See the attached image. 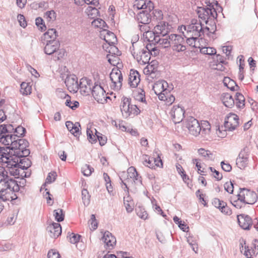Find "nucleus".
Wrapping results in <instances>:
<instances>
[{
	"mask_svg": "<svg viewBox=\"0 0 258 258\" xmlns=\"http://www.w3.org/2000/svg\"><path fill=\"white\" fill-rule=\"evenodd\" d=\"M149 41L153 42L154 43H158L164 48H167L169 46L171 47L170 36L168 38H160V36H154L152 39H148Z\"/></svg>",
	"mask_w": 258,
	"mask_h": 258,
	"instance_id": "nucleus-30",
	"label": "nucleus"
},
{
	"mask_svg": "<svg viewBox=\"0 0 258 258\" xmlns=\"http://www.w3.org/2000/svg\"><path fill=\"white\" fill-rule=\"evenodd\" d=\"M172 27L168 23L165 21H160L154 27V36H162L164 37L167 35L171 30Z\"/></svg>",
	"mask_w": 258,
	"mask_h": 258,
	"instance_id": "nucleus-16",
	"label": "nucleus"
},
{
	"mask_svg": "<svg viewBox=\"0 0 258 258\" xmlns=\"http://www.w3.org/2000/svg\"><path fill=\"white\" fill-rule=\"evenodd\" d=\"M93 171V168L88 164H85L82 168V172L86 176H90Z\"/></svg>",
	"mask_w": 258,
	"mask_h": 258,
	"instance_id": "nucleus-47",
	"label": "nucleus"
},
{
	"mask_svg": "<svg viewBox=\"0 0 258 258\" xmlns=\"http://www.w3.org/2000/svg\"><path fill=\"white\" fill-rule=\"evenodd\" d=\"M120 110L124 118H127L132 115H137L141 112L137 105L131 103V99L128 98H124L122 100Z\"/></svg>",
	"mask_w": 258,
	"mask_h": 258,
	"instance_id": "nucleus-9",
	"label": "nucleus"
},
{
	"mask_svg": "<svg viewBox=\"0 0 258 258\" xmlns=\"http://www.w3.org/2000/svg\"><path fill=\"white\" fill-rule=\"evenodd\" d=\"M139 27L142 32L146 33V36L147 37L150 36V38H149V39H152V37L153 38L154 36V31L153 32L150 31V28L148 26V24H142V25H139Z\"/></svg>",
	"mask_w": 258,
	"mask_h": 258,
	"instance_id": "nucleus-37",
	"label": "nucleus"
},
{
	"mask_svg": "<svg viewBox=\"0 0 258 258\" xmlns=\"http://www.w3.org/2000/svg\"><path fill=\"white\" fill-rule=\"evenodd\" d=\"M213 205L220 210L223 207V206H226V203L223 201L220 200L219 199L215 198L212 201Z\"/></svg>",
	"mask_w": 258,
	"mask_h": 258,
	"instance_id": "nucleus-50",
	"label": "nucleus"
},
{
	"mask_svg": "<svg viewBox=\"0 0 258 258\" xmlns=\"http://www.w3.org/2000/svg\"><path fill=\"white\" fill-rule=\"evenodd\" d=\"M25 132V128L21 126H19L15 129V133L16 134L14 136H18L19 139H20V137L24 135Z\"/></svg>",
	"mask_w": 258,
	"mask_h": 258,
	"instance_id": "nucleus-57",
	"label": "nucleus"
},
{
	"mask_svg": "<svg viewBox=\"0 0 258 258\" xmlns=\"http://www.w3.org/2000/svg\"><path fill=\"white\" fill-rule=\"evenodd\" d=\"M240 190L237 196L240 197V200L243 201L245 204L252 205L256 202L257 197L255 192L244 188H240Z\"/></svg>",
	"mask_w": 258,
	"mask_h": 258,
	"instance_id": "nucleus-14",
	"label": "nucleus"
},
{
	"mask_svg": "<svg viewBox=\"0 0 258 258\" xmlns=\"http://www.w3.org/2000/svg\"><path fill=\"white\" fill-rule=\"evenodd\" d=\"M55 219L57 222H61L64 220V215L62 209H58L53 211Z\"/></svg>",
	"mask_w": 258,
	"mask_h": 258,
	"instance_id": "nucleus-42",
	"label": "nucleus"
},
{
	"mask_svg": "<svg viewBox=\"0 0 258 258\" xmlns=\"http://www.w3.org/2000/svg\"><path fill=\"white\" fill-rule=\"evenodd\" d=\"M92 82L91 80L87 78H83L80 79L79 88L80 92L84 95H87L92 92Z\"/></svg>",
	"mask_w": 258,
	"mask_h": 258,
	"instance_id": "nucleus-21",
	"label": "nucleus"
},
{
	"mask_svg": "<svg viewBox=\"0 0 258 258\" xmlns=\"http://www.w3.org/2000/svg\"><path fill=\"white\" fill-rule=\"evenodd\" d=\"M134 7L138 10H148L149 12H151L154 9V5L150 0H135Z\"/></svg>",
	"mask_w": 258,
	"mask_h": 258,
	"instance_id": "nucleus-24",
	"label": "nucleus"
},
{
	"mask_svg": "<svg viewBox=\"0 0 258 258\" xmlns=\"http://www.w3.org/2000/svg\"><path fill=\"white\" fill-rule=\"evenodd\" d=\"M238 222L239 226L244 230L249 229L252 225L251 218L248 215H240L237 216Z\"/></svg>",
	"mask_w": 258,
	"mask_h": 258,
	"instance_id": "nucleus-28",
	"label": "nucleus"
},
{
	"mask_svg": "<svg viewBox=\"0 0 258 258\" xmlns=\"http://www.w3.org/2000/svg\"><path fill=\"white\" fill-rule=\"evenodd\" d=\"M223 83L225 86L231 91L237 90V89L239 88V87L237 85L235 82L229 77L224 78Z\"/></svg>",
	"mask_w": 258,
	"mask_h": 258,
	"instance_id": "nucleus-34",
	"label": "nucleus"
},
{
	"mask_svg": "<svg viewBox=\"0 0 258 258\" xmlns=\"http://www.w3.org/2000/svg\"><path fill=\"white\" fill-rule=\"evenodd\" d=\"M57 176V174L55 172H51L48 173L46 179V182L47 183H51L54 182Z\"/></svg>",
	"mask_w": 258,
	"mask_h": 258,
	"instance_id": "nucleus-53",
	"label": "nucleus"
},
{
	"mask_svg": "<svg viewBox=\"0 0 258 258\" xmlns=\"http://www.w3.org/2000/svg\"><path fill=\"white\" fill-rule=\"evenodd\" d=\"M151 12L148 10H142L137 15V20L139 23L149 24L151 20Z\"/></svg>",
	"mask_w": 258,
	"mask_h": 258,
	"instance_id": "nucleus-27",
	"label": "nucleus"
},
{
	"mask_svg": "<svg viewBox=\"0 0 258 258\" xmlns=\"http://www.w3.org/2000/svg\"><path fill=\"white\" fill-rule=\"evenodd\" d=\"M92 25L95 27L104 29L106 26L105 21L101 19H97L92 22Z\"/></svg>",
	"mask_w": 258,
	"mask_h": 258,
	"instance_id": "nucleus-46",
	"label": "nucleus"
},
{
	"mask_svg": "<svg viewBox=\"0 0 258 258\" xmlns=\"http://www.w3.org/2000/svg\"><path fill=\"white\" fill-rule=\"evenodd\" d=\"M20 92L23 95H27L31 93V87L26 82H22L21 84Z\"/></svg>",
	"mask_w": 258,
	"mask_h": 258,
	"instance_id": "nucleus-40",
	"label": "nucleus"
},
{
	"mask_svg": "<svg viewBox=\"0 0 258 258\" xmlns=\"http://www.w3.org/2000/svg\"><path fill=\"white\" fill-rule=\"evenodd\" d=\"M17 18L20 25L23 28H25L27 24L25 17L23 15L19 14L18 15Z\"/></svg>",
	"mask_w": 258,
	"mask_h": 258,
	"instance_id": "nucleus-58",
	"label": "nucleus"
},
{
	"mask_svg": "<svg viewBox=\"0 0 258 258\" xmlns=\"http://www.w3.org/2000/svg\"><path fill=\"white\" fill-rule=\"evenodd\" d=\"M235 105L238 108H243L245 106V98L240 93H236L235 98Z\"/></svg>",
	"mask_w": 258,
	"mask_h": 258,
	"instance_id": "nucleus-36",
	"label": "nucleus"
},
{
	"mask_svg": "<svg viewBox=\"0 0 258 258\" xmlns=\"http://www.w3.org/2000/svg\"><path fill=\"white\" fill-rule=\"evenodd\" d=\"M72 102L70 99H67L65 104L66 106L70 107L73 110L76 109L79 107V103L77 101H75L73 103V105H71Z\"/></svg>",
	"mask_w": 258,
	"mask_h": 258,
	"instance_id": "nucleus-55",
	"label": "nucleus"
},
{
	"mask_svg": "<svg viewBox=\"0 0 258 258\" xmlns=\"http://www.w3.org/2000/svg\"><path fill=\"white\" fill-rule=\"evenodd\" d=\"M138 44L133 43L132 47H130L131 53L135 58L137 61L142 65H144L148 63L150 60V49L149 46L147 45L141 49V51L139 53H136L135 51V45H137Z\"/></svg>",
	"mask_w": 258,
	"mask_h": 258,
	"instance_id": "nucleus-8",
	"label": "nucleus"
},
{
	"mask_svg": "<svg viewBox=\"0 0 258 258\" xmlns=\"http://www.w3.org/2000/svg\"><path fill=\"white\" fill-rule=\"evenodd\" d=\"M0 142L8 146L5 149L8 150H23L28 147L29 143L25 139H19L18 136L9 134L0 135Z\"/></svg>",
	"mask_w": 258,
	"mask_h": 258,
	"instance_id": "nucleus-3",
	"label": "nucleus"
},
{
	"mask_svg": "<svg viewBox=\"0 0 258 258\" xmlns=\"http://www.w3.org/2000/svg\"><path fill=\"white\" fill-rule=\"evenodd\" d=\"M200 52L205 54L212 55L216 54V50L213 47H202Z\"/></svg>",
	"mask_w": 258,
	"mask_h": 258,
	"instance_id": "nucleus-43",
	"label": "nucleus"
},
{
	"mask_svg": "<svg viewBox=\"0 0 258 258\" xmlns=\"http://www.w3.org/2000/svg\"><path fill=\"white\" fill-rule=\"evenodd\" d=\"M205 4L207 5L206 8H215V6H216V7H218V3L217 1L215 0H206Z\"/></svg>",
	"mask_w": 258,
	"mask_h": 258,
	"instance_id": "nucleus-54",
	"label": "nucleus"
},
{
	"mask_svg": "<svg viewBox=\"0 0 258 258\" xmlns=\"http://www.w3.org/2000/svg\"><path fill=\"white\" fill-rule=\"evenodd\" d=\"M66 125L68 130L75 137H79L81 134L79 127L80 124L79 122L73 123L71 121H67L66 122Z\"/></svg>",
	"mask_w": 258,
	"mask_h": 258,
	"instance_id": "nucleus-29",
	"label": "nucleus"
},
{
	"mask_svg": "<svg viewBox=\"0 0 258 258\" xmlns=\"http://www.w3.org/2000/svg\"><path fill=\"white\" fill-rule=\"evenodd\" d=\"M171 47L173 51L180 52L186 49L184 38L179 35L171 34L170 35Z\"/></svg>",
	"mask_w": 258,
	"mask_h": 258,
	"instance_id": "nucleus-12",
	"label": "nucleus"
},
{
	"mask_svg": "<svg viewBox=\"0 0 258 258\" xmlns=\"http://www.w3.org/2000/svg\"><path fill=\"white\" fill-rule=\"evenodd\" d=\"M224 188L225 189L229 194H232L233 191V183L231 182H226L224 185Z\"/></svg>",
	"mask_w": 258,
	"mask_h": 258,
	"instance_id": "nucleus-56",
	"label": "nucleus"
},
{
	"mask_svg": "<svg viewBox=\"0 0 258 258\" xmlns=\"http://www.w3.org/2000/svg\"><path fill=\"white\" fill-rule=\"evenodd\" d=\"M65 84L71 92L76 93L79 89V83L78 82V78L74 75L68 76L66 79Z\"/></svg>",
	"mask_w": 258,
	"mask_h": 258,
	"instance_id": "nucleus-19",
	"label": "nucleus"
},
{
	"mask_svg": "<svg viewBox=\"0 0 258 258\" xmlns=\"http://www.w3.org/2000/svg\"><path fill=\"white\" fill-rule=\"evenodd\" d=\"M244 246L242 245L240 248L241 252L243 253L244 255L247 258H252L258 253V250L253 249L252 247H249L246 245L245 242L244 243Z\"/></svg>",
	"mask_w": 258,
	"mask_h": 258,
	"instance_id": "nucleus-32",
	"label": "nucleus"
},
{
	"mask_svg": "<svg viewBox=\"0 0 258 258\" xmlns=\"http://www.w3.org/2000/svg\"><path fill=\"white\" fill-rule=\"evenodd\" d=\"M43 20L40 17H38L35 20V24L36 25L39 27V29H41V31H44V29L46 28V26L43 24Z\"/></svg>",
	"mask_w": 258,
	"mask_h": 258,
	"instance_id": "nucleus-61",
	"label": "nucleus"
},
{
	"mask_svg": "<svg viewBox=\"0 0 258 258\" xmlns=\"http://www.w3.org/2000/svg\"><path fill=\"white\" fill-rule=\"evenodd\" d=\"M207 128H203L199 121L193 117L190 116L183 121V128L184 130H187L188 132L191 135L197 137L202 132H206L210 131V125L207 124Z\"/></svg>",
	"mask_w": 258,
	"mask_h": 258,
	"instance_id": "nucleus-7",
	"label": "nucleus"
},
{
	"mask_svg": "<svg viewBox=\"0 0 258 258\" xmlns=\"http://www.w3.org/2000/svg\"><path fill=\"white\" fill-rule=\"evenodd\" d=\"M57 33L54 29H49L43 34V40L45 46L44 48V52L48 55H51L58 50L60 43L56 39Z\"/></svg>",
	"mask_w": 258,
	"mask_h": 258,
	"instance_id": "nucleus-4",
	"label": "nucleus"
},
{
	"mask_svg": "<svg viewBox=\"0 0 258 258\" xmlns=\"http://www.w3.org/2000/svg\"><path fill=\"white\" fill-rule=\"evenodd\" d=\"M185 38H186V43L189 46L193 47L194 46V42H195V41L197 38H199L200 37H196L195 36H184Z\"/></svg>",
	"mask_w": 258,
	"mask_h": 258,
	"instance_id": "nucleus-59",
	"label": "nucleus"
},
{
	"mask_svg": "<svg viewBox=\"0 0 258 258\" xmlns=\"http://www.w3.org/2000/svg\"><path fill=\"white\" fill-rule=\"evenodd\" d=\"M198 152L200 155L205 158H209L210 155H211L210 152L208 150H206L204 149L201 148L198 150Z\"/></svg>",
	"mask_w": 258,
	"mask_h": 258,
	"instance_id": "nucleus-62",
	"label": "nucleus"
},
{
	"mask_svg": "<svg viewBox=\"0 0 258 258\" xmlns=\"http://www.w3.org/2000/svg\"><path fill=\"white\" fill-rule=\"evenodd\" d=\"M44 17L48 22L54 21L56 19V14L53 10L48 11L45 13Z\"/></svg>",
	"mask_w": 258,
	"mask_h": 258,
	"instance_id": "nucleus-45",
	"label": "nucleus"
},
{
	"mask_svg": "<svg viewBox=\"0 0 258 258\" xmlns=\"http://www.w3.org/2000/svg\"><path fill=\"white\" fill-rule=\"evenodd\" d=\"M102 239L105 244L106 248L107 249H112L116 244L115 237L109 231L104 232Z\"/></svg>",
	"mask_w": 258,
	"mask_h": 258,
	"instance_id": "nucleus-22",
	"label": "nucleus"
},
{
	"mask_svg": "<svg viewBox=\"0 0 258 258\" xmlns=\"http://www.w3.org/2000/svg\"><path fill=\"white\" fill-rule=\"evenodd\" d=\"M239 125V117L235 114L229 113L225 118L224 126L229 131L235 130Z\"/></svg>",
	"mask_w": 258,
	"mask_h": 258,
	"instance_id": "nucleus-18",
	"label": "nucleus"
},
{
	"mask_svg": "<svg viewBox=\"0 0 258 258\" xmlns=\"http://www.w3.org/2000/svg\"><path fill=\"white\" fill-rule=\"evenodd\" d=\"M171 115L175 124L180 123L182 121L184 114V109L179 106H174L171 110Z\"/></svg>",
	"mask_w": 258,
	"mask_h": 258,
	"instance_id": "nucleus-20",
	"label": "nucleus"
},
{
	"mask_svg": "<svg viewBox=\"0 0 258 258\" xmlns=\"http://www.w3.org/2000/svg\"><path fill=\"white\" fill-rule=\"evenodd\" d=\"M19 190L17 182L12 178L7 176L0 179V200L5 202L15 199L14 191Z\"/></svg>",
	"mask_w": 258,
	"mask_h": 258,
	"instance_id": "nucleus-2",
	"label": "nucleus"
},
{
	"mask_svg": "<svg viewBox=\"0 0 258 258\" xmlns=\"http://www.w3.org/2000/svg\"><path fill=\"white\" fill-rule=\"evenodd\" d=\"M82 201L84 205L85 206L89 205L90 202V196L88 191L86 189H83L82 190Z\"/></svg>",
	"mask_w": 258,
	"mask_h": 258,
	"instance_id": "nucleus-41",
	"label": "nucleus"
},
{
	"mask_svg": "<svg viewBox=\"0 0 258 258\" xmlns=\"http://www.w3.org/2000/svg\"><path fill=\"white\" fill-rule=\"evenodd\" d=\"M110 79L112 82L111 87L114 90H120L122 86L123 77L122 73L117 68H113L110 74Z\"/></svg>",
	"mask_w": 258,
	"mask_h": 258,
	"instance_id": "nucleus-13",
	"label": "nucleus"
},
{
	"mask_svg": "<svg viewBox=\"0 0 258 258\" xmlns=\"http://www.w3.org/2000/svg\"><path fill=\"white\" fill-rule=\"evenodd\" d=\"M47 257L48 258H60L59 253L54 249H51L48 251Z\"/></svg>",
	"mask_w": 258,
	"mask_h": 258,
	"instance_id": "nucleus-60",
	"label": "nucleus"
},
{
	"mask_svg": "<svg viewBox=\"0 0 258 258\" xmlns=\"http://www.w3.org/2000/svg\"><path fill=\"white\" fill-rule=\"evenodd\" d=\"M3 154L0 156V163L5 165L10 169V172L13 175H18L20 174L19 168L22 169H27L30 166V161L27 159L28 163L27 166H22V161L25 159H21L22 157H25L30 154V151L28 149L23 150H8L6 149Z\"/></svg>",
	"mask_w": 258,
	"mask_h": 258,
	"instance_id": "nucleus-1",
	"label": "nucleus"
},
{
	"mask_svg": "<svg viewBox=\"0 0 258 258\" xmlns=\"http://www.w3.org/2000/svg\"><path fill=\"white\" fill-rule=\"evenodd\" d=\"M197 13L199 17L203 22L208 25L209 21H214L217 17V13L216 8H205L200 7L198 8Z\"/></svg>",
	"mask_w": 258,
	"mask_h": 258,
	"instance_id": "nucleus-10",
	"label": "nucleus"
},
{
	"mask_svg": "<svg viewBox=\"0 0 258 258\" xmlns=\"http://www.w3.org/2000/svg\"><path fill=\"white\" fill-rule=\"evenodd\" d=\"M222 168L223 170L226 172H230L232 169V167L229 163H226L224 161L221 163Z\"/></svg>",
	"mask_w": 258,
	"mask_h": 258,
	"instance_id": "nucleus-64",
	"label": "nucleus"
},
{
	"mask_svg": "<svg viewBox=\"0 0 258 258\" xmlns=\"http://www.w3.org/2000/svg\"><path fill=\"white\" fill-rule=\"evenodd\" d=\"M203 29L204 25L200 20L192 19L189 25L181 26L180 30L183 36L201 37L204 36Z\"/></svg>",
	"mask_w": 258,
	"mask_h": 258,
	"instance_id": "nucleus-6",
	"label": "nucleus"
},
{
	"mask_svg": "<svg viewBox=\"0 0 258 258\" xmlns=\"http://www.w3.org/2000/svg\"><path fill=\"white\" fill-rule=\"evenodd\" d=\"M101 38L103 39L110 45V49H109V53H112L115 54V52H118L117 48L114 45L117 41L116 37L115 34L107 30L103 29L101 32Z\"/></svg>",
	"mask_w": 258,
	"mask_h": 258,
	"instance_id": "nucleus-11",
	"label": "nucleus"
},
{
	"mask_svg": "<svg viewBox=\"0 0 258 258\" xmlns=\"http://www.w3.org/2000/svg\"><path fill=\"white\" fill-rule=\"evenodd\" d=\"M144 164L151 168H155V167H161L163 166L162 160L159 155H158L157 157L151 158V159L147 155H146Z\"/></svg>",
	"mask_w": 258,
	"mask_h": 258,
	"instance_id": "nucleus-23",
	"label": "nucleus"
},
{
	"mask_svg": "<svg viewBox=\"0 0 258 258\" xmlns=\"http://www.w3.org/2000/svg\"><path fill=\"white\" fill-rule=\"evenodd\" d=\"M223 104L227 107L232 108L235 104V101L232 95L228 93H224L221 96Z\"/></svg>",
	"mask_w": 258,
	"mask_h": 258,
	"instance_id": "nucleus-31",
	"label": "nucleus"
},
{
	"mask_svg": "<svg viewBox=\"0 0 258 258\" xmlns=\"http://www.w3.org/2000/svg\"><path fill=\"white\" fill-rule=\"evenodd\" d=\"M231 203L237 209H241L245 205L243 201L240 200L239 197H238V199L236 200H231Z\"/></svg>",
	"mask_w": 258,
	"mask_h": 258,
	"instance_id": "nucleus-49",
	"label": "nucleus"
},
{
	"mask_svg": "<svg viewBox=\"0 0 258 258\" xmlns=\"http://www.w3.org/2000/svg\"><path fill=\"white\" fill-rule=\"evenodd\" d=\"M87 139L90 143L93 144L96 142L97 140L96 135H94L93 131L88 127L87 128Z\"/></svg>",
	"mask_w": 258,
	"mask_h": 258,
	"instance_id": "nucleus-44",
	"label": "nucleus"
},
{
	"mask_svg": "<svg viewBox=\"0 0 258 258\" xmlns=\"http://www.w3.org/2000/svg\"><path fill=\"white\" fill-rule=\"evenodd\" d=\"M140 75L139 72L134 70H131L128 77V84L133 88H136L140 82Z\"/></svg>",
	"mask_w": 258,
	"mask_h": 258,
	"instance_id": "nucleus-26",
	"label": "nucleus"
},
{
	"mask_svg": "<svg viewBox=\"0 0 258 258\" xmlns=\"http://www.w3.org/2000/svg\"><path fill=\"white\" fill-rule=\"evenodd\" d=\"M249 157L248 149L244 148L240 151L236 159V163L237 167L241 169H244L248 164Z\"/></svg>",
	"mask_w": 258,
	"mask_h": 258,
	"instance_id": "nucleus-17",
	"label": "nucleus"
},
{
	"mask_svg": "<svg viewBox=\"0 0 258 258\" xmlns=\"http://www.w3.org/2000/svg\"><path fill=\"white\" fill-rule=\"evenodd\" d=\"M91 93L94 98L99 103L103 104L106 102L107 99L110 98L107 96L105 91L100 85L95 84L92 87Z\"/></svg>",
	"mask_w": 258,
	"mask_h": 258,
	"instance_id": "nucleus-15",
	"label": "nucleus"
},
{
	"mask_svg": "<svg viewBox=\"0 0 258 258\" xmlns=\"http://www.w3.org/2000/svg\"><path fill=\"white\" fill-rule=\"evenodd\" d=\"M118 51L115 52V54L109 53V54L107 55L108 62L114 66L118 63L119 58L117 55H118Z\"/></svg>",
	"mask_w": 258,
	"mask_h": 258,
	"instance_id": "nucleus-38",
	"label": "nucleus"
},
{
	"mask_svg": "<svg viewBox=\"0 0 258 258\" xmlns=\"http://www.w3.org/2000/svg\"><path fill=\"white\" fill-rule=\"evenodd\" d=\"M175 101V97L173 95L168 93L167 97L165 99V102L166 105H170L172 104Z\"/></svg>",
	"mask_w": 258,
	"mask_h": 258,
	"instance_id": "nucleus-63",
	"label": "nucleus"
},
{
	"mask_svg": "<svg viewBox=\"0 0 258 258\" xmlns=\"http://www.w3.org/2000/svg\"><path fill=\"white\" fill-rule=\"evenodd\" d=\"M213 23V25H211V27H209L208 26H206L205 27H204L203 29V32H204V36L205 35H208L209 37H212L213 39H214V37L212 36V35L214 34L216 30V26L215 25V22H214V20L212 22Z\"/></svg>",
	"mask_w": 258,
	"mask_h": 258,
	"instance_id": "nucleus-35",
	"label": "nucleus"
},
{
	"mask_svg": "<svg viewBox=\"0 0 258 258\" xmlns=\"http://www.w3.org/2000/svg\"><path fill=\"white\" fill-rule=\"evenodd\" d=\"M135 98L142 102L146 103L145 92L141 88H138L133 91Z\"/></svg>",
	"mask_w": 258,
	"mask_h": 258,
	"instance_id": "nucleus-33",
	"label": "nucleus"
},
{
	"mask_svg": "<svg viewBox=\"0 0 258 258\" xmlns=\"http://www.w3.org/2000/svg\"><path fill=\"white\" fill-rule=\"evenodd\" d=\"M54 58L56 60H59L64 56L66 51L63 49L58 48V50L54 52Z\"/></svg>",
	"mask_w": 258,
	"mask_h": 258,
	"instance_id": "nucleus-51",
	"label": "nucleus"
},
{
	"mask_svg": "<svg viewBox=\"0 0 258 258\" xmlns=\"http://www.w3.org/2000/svg\"><path fill=\"white\" fill-rule=\"evenodd\" d=\"M47 231L49 236L52 238H56L61 233V227L60 224L58 223H52L49 224L47 227Z\"/></svg>",
	"mask_w": 258,
	"mask_h": 258,
	"instance_id": "nucleus-25",
	"label": "nucleus"
},
{
	"mask_svg": "<svg viewBox=\"0 0 258 258\" xmlns=\"http://www.w3.org/2000/svg\"><path fill=\"white\" fill-rule=\"evenodd\" d=\"M151 18L153 20H157V21H162L163 14L161 10L154 9L151 11Z\"/></svg>",
	"mask_w": 258,
	"mask_h": 258,
	"instance_id": "nucleus-39",
	"label": "nucleus"
},
{
	"mask_svg": "<svg viewBox=\"0 0 258 258\" xmlns=\"http://www.w3.org/2000/svg\"><path fill=\"white\" fill-rule=\"evenodd\" d=\"M68 237H69L71 243L75 244L79 241L81 236L79 234L72 233H70L69 235H68Z\"/></svg>",
	"mask_w": 258,
	"mask_h": 258,
	"instance_id": "nucleus-52",
	"label": "nucleus"
},
{
	"mask_svg": "<svg viewBox=\"0 0 258 258\" xmlns=\"http://www.w3.org/2000/svg\"><path fill=\"white\" fill-rule=\"evenodd\" d=\"M122 188L124 190L128 191L129 188H136L137 186H141L142 184L141 177L138 174L136 169L131 166L127 170V178L124 180L120 177Z\"/></svg>",
	"mask_w": 258,
	"mask_h": 258,
	"instance_id": "nucleus-5",
	"label": "nucleus"
},
{
	"mask_svg": "<svg viewBox=\"0 0 258 258\" xmlns=\"http://www.w3.org/2000/svg\"><path fill=\"white\" fill-rule=\"evenodd\" d=\"M95 132V135L96 136V139H97L99 142L100 145L101 146L104 145L107 141L106 137L105 136H103L101 134L98 132L95 128H94Z\"/></svg>",
	"mask_w": 258,
	"mask_h": 258,
	"instance_id": "nucleus-48",
	"label": "nucleus"
}]
</instances>
